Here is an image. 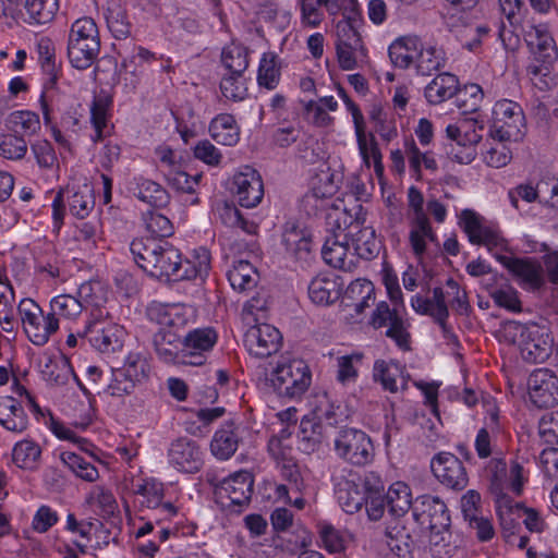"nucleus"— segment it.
Wrapping results in <instances>:
<instances>
[{"mask_svg": "<svg viewBox=\"0 0 558 558\" xmlns=\"http://www.w3.org/2000/svg\"><path fill=\"white\" fill-rule=\"evenodd\" d=\"M135 263L153 277L175 280L180 251L168 241L155 238L135 239L130 244Z\"/></svg>", "mask_w": 558, "mask_h": 558, "instance_id": "1", "label": "nucleus"}, {"mask_svg": "<svg viewBox=\"0 0 558 558\" xmlns=\"http://www.w3.org/2000/svg\"><path fill=\"white\" fill-rule=\"evenodd\" d=\"M266 385L279 397L294 399L310 387L312 375L301 359L282 356L265 376Z\"/></svg>", "mask_w": 558, "mask_h": 558, "instance_id": "2", "label": "nucleus"}, {"mask_svg": "<svg viewBox=\"0 0 558 558\" xmlns=\"http://www.w3.org/2000/svg\"><path fill=\"white\" fill-rule=\"evenodd\" d=\"M68 59L77 70L90 68L100 52V36L92 17H81L70 27L66 46Z\"/></svg>", "mask_w": 558, "mask_h": 558, "instance_id": "3", "label": "nucleus"}, {"mask_svg": "<svg viewBox=\"0 0 558 558\" xmlns=\"http://www.w3.org/2000/svg\"><path fill=\"white\" fill-rule=\"evenodd\" d=\"M105 302L102 287L97 281H87L80 286L77 296L60 294L51 299L49 307L54 318L75 322L82 313L101 307Z\"/></svg>", "mask_w": 558, "mask_h": 558, "instance_id": "4", "label": "nucleus"}, {"mask_svg": "<svg viewBox=\"0 0 558 558\" xmlns=\"http://www.w3.org/2000/svg\"><path fill=\"white\" fill-rule=\"evenodd\" d=\"M81 335L94 349L107 354L120 351L125 339L124 328L113 323L101 307L89 312Z\"/></svg>", "mask_w": 558, "mask_h": 558, "instance_id": "5", "label": "nucleus"}, {"mask_svg": "<svg viewBox=\"0 0 558 558\" xmlns=\"http://www.w3.org/2000/svg\"><path fill=\"white\" fill-rule=\"evenodd\" d=\"M333 450L340 459L359 466L372 463L375 457L371 437L353 427L338 430L333 439Z\"/></svg>", "mask_w": 558, "mask_h": 558, "instance_id": "6", "label": "nucleus"}, {"mask_svg": "<svg viewBox=\"0 0 558 558\" xmlns=\"http://www.w3.org/2000/svg\"><path fill=\"white\" fill-rule=\"evenodd\" d=\"M460 227L468 234L471 243L480 244L496 257V254H507L508 242L495 225L488 223L483 217L471 209L462 210Z\"/></svg>", "mask_w": 558, "mask_h": 558, "instance_id": "7", "label": "nucleus"}, {"mask_svg": "<svg viewBox=\"0 0 558 558\" xmlns=\"http://www.w3.org/2000/svg\"><path fill=\"white\" fill-rule=\"evenodd\" d=\"M17 311L23 329L35 345L46 344L59 329L58 318L50 312L45 315L41 307L32 299L21 300Z\"/></svg>", "mask_w": 558, "mask_h": 558, "instance_id": "8", "label": "nucleus"}, {"mask_svg": "<svg viewBox=\"0 0 558 558\" xmlns=\"http://www.w3.org/2000/svg\"><path fill=\"white\" fill-rule=\"evenodd\" d=\"M524 114L520 105L509 99L498 100L493 108V140L518 142L524 135Z\"/></svg>", "mask_w": 558, "mask_h": 558, "instance_id": "9", "label": "nucleus"}, {"mask_svg": "<svg viewBox=\"0 0 558 558\" xmlns=\"http://www.w3.org/2000/svg\"><path fill=\"white\" fill-rule=\"evenodd\" d=\"M520 332V351L523 360L530 363L544 362L551 352V338L548 329L537 324L514 325Z\"/></svg>", "mask_w": 558, "mask_h": 558, "instance_id": "10", "label": "nucleus"}, {"mask_svg": "<svg viewBox=\"0 0 558 558\" xmlns=\"http://www.w3.org/2000/svg\"><path fill=\"white\" fill-rule=\"evenodd\" d=\"M169 464L183 473H195L204 462V452L196 440L179 437L171 441L167 451Z\"/></svg>", "mask_w": 558, "mask_h": 558, "instance_id": "11", "label": "nucleus"}, {"mask_svg": "<svg viewBox=\"0 0 558 558\" xmlns=\"http://www.w3.org/2000/svg\"><path fill=\"white\" fill-rule=\"evenodd\" d=\"M147 316L151 322L172 329L171 332L177 335L194 320L195 311L182 303L153 302L147 307Z\"/></svg>", "mask_w": 558, "mask_h": 558, "instance_id": "12", "label": "nucleus"}, {"mask_svg": "<svg viewBox=\"0 0 558 558\" xmlns=\"http://www.w3.org/2000/svg\"><path fill=\"white\" fill-rule=\"evenodd\" d=\"M496 259L530 290H539L545 284L542 265L532 258H520L513 254H496Z\"/></svg>", "mask_w": 558, "mask_h": 558, "instance_id": "13", "label": "nucleus"}, {"mask_svg": "<svg viewBox=\"0 0 558 558\" xmlns=\"http://www.w3.org/2000/svg\"><path fill=\"white\" fill-rule=\"evenodd\" d=\"M430 469L434 476L448 488L462 490L468 485L466 470L462 461L453 453H437L430 461Z\"/></svg>", "mask_w": 558, "mask_h": 558, "instance_id": "14", "label": "nucleus"}, {"mask_svg": "<svg viewBox=\"0 0 558 558\" xmlns=\"http://www.w3.org/2000/svg\"><path fill=\"white\" fill-rule=\"evenodd\" d=\"M531 402L537 408H551L558 403V377L548 368H538L527 379Z\"/></svg>", "mask_w": 558, "mask_h": 558, "instance_id": "15", "label": "nucleus"}, {"mask_svg": "<svg viewBox=\"0 0 558 558\" xmlns=\"http://www.w3.org/2000/svg\"><path fill=\"white\" fill-rule=\"evenodd\" d=\"M254 480L250 472L240 471L223 478L217 487V495L223 507L247 505L253 492Z\"/></svg>", "mask_w": 558, "mask_h": 558, "instance_id": "16", "label": "nucleus"}, {"mask_svg": "<svg viewBox=\"0 0 558 558\" xmlns=\"http://www.w3.org/2000/svg\"><path fill=\"white\" fill-rule=\"evenodd\" d=\"M281 344L280 331L269 324L254 325L245 333V347L256 357L265 359L277 353Z\"/></svg>", "mask_w": 558, "mask_h": 558, "instance_id": "17", "label": "nucleus"}, {"mask_svg": "<svg viewBox=\"0 0 558 558\" xmlns=\"http://www.w3.org/2000/svg\"><path fill=\"white\" fill-rule=\"evenodd\" d=\"M232 191L242 207H256L264 197V183L260 174L252 167H244L233 177Z\"/></svg>", "mask_w": 558, "mask_h": 558, "instance_id": "18", "label": "nucleus"}, {"mask_svg": "<svg viewBox=\"0 0 558 558\" xmlns=\"http://www.w3.org/2000/svg\"><path fill=\"white\" fill-rule=\"evenodd\" d=\"M217 342V332L210 328H196L186 333L182 340V355L186 365L201 366L206 362V353Z\"/></svg>", "mask_w": 558, "mask_h": 558, "instance_id": "19", "label": "nucleus"}, {"mask_svg": "<svg viewBox=\"0 0 558 558\" xmlns=\"http://www.w3.org/2000/svg\"><path fill=\"white\" fill-rule=\"evenodd\" d=\"M413 515L417 522L433 531L444 530L450 524L447 506L437 496L418 497L413 506Z\"/></svg>", "mask_w": 558, "mask_h": 558, "instance_id": "20", "label": "nucleus"}, {"mask_svg": "<svg viewBox=\"0 0 558 558\" xmlns=\"http://www.w3.org/2000/svg\"><path fill=\"white\" fill-rule=\"evenodd\" d=\"M373 379L385 391L398 393L408 389L410 374L403 364L395 360H376L373 366Z\"/></svg>", "mask_w": 558, "mask_h": 558, "instance_id": "21", "label": "nucleus"}, {"mask_svg": "<svg viewBox=\"0 0 558 558\" xmlns=\"http://www.w3.org/2000/svg\"><path fill=\"white\" fill-rule=\"evenodd\" d=\"M371 324L374 328H387L386 336L395 340L400 348H408L409 333L405 330L402 317L397 306L390 308L386 302L377 304L372 315Z\"/></svg>", "mask_w": 558, "mask_h": 558, "instance_id": "22", "label": "nucleus"}, {"mask_svg": "<svg viewBox=\"0 0 558 558\" xmlns=\"http://www.w3.org/2000/svg\"><path fill=\"white\" fill-rule=\"evenodd\" d=\"M411 305L416 313L433 317L439 325L445 339L448 341L456 340V336L447 324L448 305L444 304V295L440 290H433L432 298H424L418 294L412 296Z\"/></svg>", "mask_w": 558, "mask_h": 558, "instance_id": "23", "label": "nucleus"}, {"mask_svg": "<svg viewBox=\"0 0 558 558\" xmlns=\"http://www.w3.org/2000/svg\"><path fill=\"white\" fill-rule=\"evenodd\" d=\"M524 38L531 52L543 63H550L557 59L558 49L547 25H529Z\"/></svg>", "mask_w": 558, "mask_h": 558, "instance_id": "24", "label": "nucleus"}, {"mask_svg": "<svg viewBox=\"0 0 558 558\" xmlns=\"http://www.w3.org/2000/svg\"><path fill=\"white\" fill-rule=\"evenodd\" d=\"M523 485L522 466L519 463H512L510 475L504 461H496L492 466L490 492L497 497L502 498L510 488L515 494H520Z\"/></svg>", "mask_w": 558, "mask_h": 558, "instance_id": "25", "label": "nucleus"}, {"mask_svg": "<svg viewBox=\"0 0 558 558\" xmlns=\"http://www.w3.org/2000/svg\"><path fill=\"white\" fill-rule=\"evenodd\" d=\"M210 270V253L205 247L190 252L184 258L180 254V262L175 274L178 280H204Z\"/></svg>", "mask_w": 558, "mask_h": 558, "instance_id": "26", "label": "nucleus"}, {"mask_svg": "<svg viewBox=\"0 0 558 558\" xmlns=\"http://www.w3.org/2000/svg\"><path fill=\"white\" fill-rule=\"evenodd\" d=\"M282 243L287 254L300 262H308L312 257V234L308 230L294 223H287L282 233Z\"/></svg>", "mask_w": 558, "mask_h": 558, "instance_id": "27", "label": "nucleus"}, {"mask_svg": "<svg viewBox=\"0 0 558 558\" xmlns=\"http://www.w3.org/2000/svg\"><path fill=\"white\" fill-rule=\"evenodd\" d=\"M349 239L344 233L326 238L322 255L328 265L342 270H351L354 262L352 255H349Z\"/></svg>", "mask_w": 558, "mask_h": 558, "instance_id": "28", "label": "nucleus"}, {"mask_svg": "<svg viewBox=\"0 0 558 558\" xmlns=\"http://www.w3.org/2000/svg\"><path fill=\"white\" fill-rule=\"evenodd\" d=\"M408 241L413 255L422 259L432 243L437 241V234L429 219L409 220Z\"/></svg>", "mask_w": 558, "mask_h": 558, "instance_id": "29", "label": "nucleus"}, {"mask_svg": "<svg viewBox=\"0 0 558 558\" xmlns=\"http://www.w3.org/2000/svg\"><path fill=\"white\" fill-rule=\"evenodd\" d=\"M0 424L13 433H22L27 428L28 418L22 400L12 396H0Z\"/></svg>", "mask_w": 558, "mask_h": 558, "instance_id": "30", "label": "nucleus"}, {"mask_svg": "<svg viewBox=\"0 0 558 558\" xmlns=\"http://www.w3.org/2000/svg\"><path fill=\"white\" fill-rule=\"evenodd\" d=\"M155 351L160 361L167 364H185V356L182 355V341L178 335L163 329L154 336Z\"/></svg>", "mask_w": 558, "mask_h": 558, "instance_id": "31", "label": "nucleus"}, {"mask_svg": "<svg viewBox=\"0 0 558 558\" xmlns=\"http://www.w3.org/2000/svg\"><path fill=\"white\" fill-rule=\"evenodd\" d=\"M446 25L456 35L462 47L470 51H476L482 44V38L489 33L486 25L459 24L453 14L446 19Z\"/></svg>", "mask_w": 558, "mask_h": 558, "instance_id": "32", "label": "nucleus"}, {"mask_svg": "<svg viewBox=\"0 0 558 558\" xmlns=\"http://www.w3.org/2000/svg\"><path fill=\"white\" fill-rule=\"evenodd\" d=\"M343 300L347 307L353 310L357 315L362 314L375 301L373 283L367 279L352 281L344 292Z\"/></svg>", "mask_w": 558, "mask_h": 558, "instance_id": "33", "label": "nucleus"}, {"mask_svg": "<svg viewBox=\"0 0 558 558\" xmlns=\"http://www.w3.org/2000/svg\"><path fill=\"white\" fill-rule=\"evenodd\" d=\"M421 39L416 36H404L396 39L388 49L389 58L395 66L408 69L415 65L420 52Z\"/></svg>", "mask_w": 558, "mask_h": 558, "instance_id": "34", "label": "nucleus"}, {"mask_svg": "<svg viewBox=\"0 0 558 558\" xmlns=\"http://www.w3.org/2000/svg\"><path fill=\"white\" fill-rule=\"evenodd\" d=\"M111 100L106 95L95 96L90 107L89 121L94 129L92 140L94 142L102 141L110 135L111 126L109 124Z\"/></svg>", "mask_w": 558, "mask_h": 558, "instance_id": "35", "label": "nucleus"}, {"mask_svg": "<svg viewBox=\"0 0 558 558\" xmlns=\"http://www.w3.org/2000/svg\"><path fill=\"white\" fill-rule=\"evenodd\" d=\"M459 80L456 75L444 72L436 75L425 87V98L430 105H439L457 95Z\"/></svg>", "mask_w": 558, "mask_h": 558, "instance_id": "36", "label": "nucleus"}, {"mask_svg": "<svg viewBox=\"0 0 558 558\" xmlns=\"http://www.w3.org/2000/svg\"><path fill=\"white\" fill-rule=\"evenodd\" d=\"M129 191L140 201L153 206H162L169 198L160 184L144 177H134L129 182Z\"/></svg>", "mask_w": 558, "mask_h": 558, "instance_id": "37", "label": "nucleus"}, {"mask_svg": "<svg viewBox=\"0 0 558 558\" xmlns=\"http://www.w3.org/2000/svg\"><path fill=\"white\" fill-rule=\"evenodd\" d=\"M335 494L341 509L350 514L360 511L365 501V494L354 480H339L336 483Z\"/></svg>", "mask_w": 558, "mask_h": 558, "instance_id": "38", "label": "nucleus"}, {"mask_svg": "<svg viewBox=\"0 0 558 558\" xmlns=\"http://www.w3.org/2000/svg\"><path fill=\"white\" fill-rule=\"evenodd\" d=\"M210 136L221 145L233 146L240 140V129L233 116L221 113L215 117L209 124Z\"/></svg>", "mask_w": 558, "mask_h": 558, "instance_id": "39", "label": "nucleus"}, {"mask_svg": "<svg viewBox=\"0 0 558 558\" xmlns=\"http://www.w3.org/2000/svg\"><path fill=\"white\" fill-rule=\"evenodd\" d=\"M238 445V429L233 423H227L215 433L210 444V450L218 459L227 460L234 454Z\"/></svg>", "mask_w": 558, "mask_h": 558, "instance_id": "40", "label": "nucleus"}, {"mask_svg": "<svg viewBox=\"0 0 558 558\" xmlns=\"http://www.w3.org/2000/svg\"><path fill=\"white\" fill-rule=\"evenodd\" d=\"M405 156L412 177L415 180L422 179L423 168L429 171H436L438 166L432 151H422L414 140L404 141Z\"/></svg>", "mask_w": 558, "mask_h": 558, "instance_id": "41", "label": "nucleus"}, {"mask_svg": "<svg viewBox=\"0 0 558 558\" xmlns=\"http://www.w3.org/2000/svg\"><path fill=\"white\" fill-rule=\"evenodd\" d=\"M356 143L363 165L366 168L374 166L376 175L381 177L384 166L381 162V153L373 134H367L365 130L355 132Z\"/></svg>", "mask_w": 558, "mask_h": 558, "instance_id": "42", "label": "nucleus"}, {"mask_svg": "<svg viewBox=\"0 0 558 558\" xmlns=\"http://www.w3.org/2000/svg\"><path fill=\"white\" fill-rule=\"evenodd\" d=\"M350 238L359 257L369 260L378 255L381 245L372 227H361L359 225V229H354Z\"/></svg>", "mask_w": 558, "mask_h": 558, "instance_id": "43", "label": "nucleus"}, {"mask_svg": "<svg viewBox=\"0 0 558 558\" xmlns=\"http://www.w3.org/2000/svg\"><path fill=\"white\" fill-rule=\"evenodd\" d=\"M338 102L332 96L322 97L318 100L307 101L304 106V113L307 121L312 124L325 128L332 123L333 119L328 111H336Z\"/></svg>", "mask_w": 558, "mask_h": 558, "instance_id": "44", "label": "nucleus"}, {"mask_svg": "<svg viewBox=\"0 0 558 558\" xmlns=\"http://www.w3.org/2000/svg\"><path fill=\"white\" fill-rule=\"evenodd\" d=\"M447 57L442 48L435 45H423L421 43L420 52L415 62L417 74L430 75L439 71L446 64Z\"/></svg>", "mask_w": 558, "mask_h": 558, "instance_id": "45", "label": "nucleus"}, {"mask_svg": "<svg viewBox=\"0 0 558 558\" xmlns=\"http://www.w3.org/2000/svg\"><path fill=\"white\" fill-rule=\"evenodd\" d=\"M389 513L393 517H403L412 507L411 488L403 482L392 483L385 496Z\"/></svg>", "mask_w": 558, "mask_h": 558, "instance_id": "46", "label": "nucleus"}, {"mask_svg": "<svg viewBox=\"0 0 558 558\" xmlns=\"http://www.w3.org/2000/svg\"><path fill=\"white\" fill-rule=\"evenodd\" d=\"M308 296L317 305H329L339 296L338 283L329 276H318L308 286Z\"/></svg>", "mask_w": 558, "mask_h": 558, "instance_id": "47", "label": "nucleus"}, {"mask_svg": "<svg viewBox=\"0 0 558 558\" xmlns=\"http://www.w3.org/2000/svg\"><path fill=\"white\" fill-rule=\"evenodd\" d=\"M27 23L44 25L52 22L59 11V0H26Z\"/></svg>", "mask_w": 558, "mask_h": 558, "instance_id": "48", "label": "nucleus"}, {"mask_svg": "<svg viewBox=\"0 0 558 558\" xmlns=\"http://www.w3.org/2000/svg\"><path fill=\"white\" fill-rule=\"evenodd\" d=\"M231 287L240 292L254 288L257 283V272L247 260H238L227 274Z\"/></svg>", "mask_w": 558, "mask_h": 558, "instance_id": "49", "label": "nucleus"}, {"mask_svg": "<svg viewBox=\"0 0 558 558\" xmlns=\"http://www.w3.org/2000/svg\"><path fill=\"white\" fill-rule=\"evenodd\" d=\"M221 62L227 73H244L248 66V50L240 44L231 43L223 48Z\"/></svg>", "mask_w": 558, "mask_h": 558, "instance_id": "50", "label": "nucleus"}, {"mask_svg": "<svg viewBox=\"0 0 558 558\" xmlns=\"http://www.w3.org/2000/svg\"><path fill=\"white\" fill-rule=\"evenodd\" d=\"M135 495L142 497L141 506L156 509L163 499V484L155 478H145L133 485Z\"/></svg>", "mask_w": 558, "mask_h": 558, "instance_id": "51", "label": "nucleus"}, {"mask_svg": "<svg viewBox=\"0 0 558 558\" xmlns=\"http://www.w3.org/2000/svg\"><path fill=\"white\" fill-rule=\"evenodd\" d=\"M268 452L276 463L293 458L292 430L289 425L269 439Z\"/></svg>", "mask_w": 558, "mask_h": 558, "instance_id": "52", "label": "nucleus"}, {"mask_svg": "<svg viewBox=\"0 0 558 558\" xmlns=\"http://www.w3.org/2000/svg\"><path fill=\"white\" fill-rule=\"evenodd\" d=\"M217 211L219 219L227 227L240 228L247 234H256L258 226L254 221L243 218L240 210L233 204L225 203L217 207Z\"/></svg>", "mask_w": 558, "mask_h": 558, "instance_id": "53", "label": "nucleus"}, {"mask_svg": "<svg viewBox=\"0 0 558 558\" xmlns=\"http://www.w3.org/2000/svg\"><path fill=\"white\" fill-rule=\"evenodd\" d=\"M61 461L78 477L87 482H95L99 477L98 470L83 457L72 451H62Z\"/></svg>", "mask_w": 558, "mask_h": 558, "instance_id": "54", "label": "nucleus"}, {"mask_svg": "<svg viewBox=\"0 0 558 558\" xmlns=\"http://www.w3.org/2000/svg\"><path fill=\"white\" fill-rule=\"evenodd\" d=\"M329 235H339L344 233L347 238L353 234L354 229H359V222L344 209L332 208L326 217Z\"/></svg>", "mask_w": 558, "mask_h": 558, "instance_id": "55", "label": "nucleus"}, {"mask_svg": "<svg viewBox=\"0 0 558 558\" xmlns=\"http://www.w3.org/2000/svg\"><path fill=\"white\" fill-rule=\"evenodd\" d=\"M280 81V69L277 65V56L272 52L264 53L258 68L257 82L259 86L271 90Z\"/></svg>", "mask_w": 558, "mask_h": 558, "instance_id": "56", "label": "nucleus"}, {"mask_svg": "<svg viewBox=\"0 0 558 558\" xmlns=\"http://www.w3.org/2000/svg\"><path fill=\"white\" fill-rule=\"evenodd\" d=\"M40 447L29 439L19 441L13 448V461L22 469H34L40 458Z\"/></svg>", "mask_w": 558, "mask_h": 558, "instance_id": "57", "label": "nucleus"}, {"mask_svg": "<svg viewBox=\"0 0 558 558\" xmlns=\"http://www.w3.org/2000/svg\"><path fill=\"white\" fill-rule=\"evenodd\" d=\"M120 369L125 373L136 386L148 377L150 366L143 353L130 352Z\"/></svg>", "mask_w": 558, "mask_h": 558, "instance_id": "58", "label": "nucleus"}, {"mask_svg": "<svg viewBox=\"0 0 558 558\" xmlns=\"http://www.w3.org/2000/svg\"><path fill=\"white\" fill-rule=\"evenodd\" d=\"M86 502L97 508L102 515L113 514L118 508L117 500L112 492L104 486H94L86 496Z\"/></svg>", "mask_w": 558, "mask_h": 558, "instance_id": "59", "label": "nucleus"}, {"mask_svg": "<svg viewBox=\"0 0 558 558\" xmlns=\"http://www.w3.org/2000/svg\"><path fill=\"white\" fill-rule=\"evenodd\" d=\"M298 439L301 451L314 452L320 444V426L312 418L304 417L300 423Z\"/></svg>", "mask_w": 558, "mask_h": 558, "instance_id": "60", "label": "nucleus"}, {"mask_svg": "<svg viewBox=\"0 0 558 558\" xmlns=\"http://www.w3.org/2000/svg\"><path fill=\"white\" fill-rule=\"evenodd\" d=\"M339 65L342 70L350 71L363 63L366 58V49L363 43L354 45H336Z\"/></svg>", "mask_w": 558, "mask_h": 558, "instance_id": "61", "label": "nucleus"}, {"mask_svg": "<svg viewBox=\"0 0 558 558\" xmlns=\"http://www.w3.org/2000/svg\"><path fill=\"white\" fill-rule=\"evenodd\" d=\"M222 95L230 100L241 101L247 96V86L244 73H226L220 82Z\"/></svg>", "mask_w": 558, "mask_h": 558, "instance_id": "62", "label": "nucleus"}, {"mask_svg": "<svg viewBox=\"0 0 558 558\" xmlns=\"http://www.w3.org/2000/svg\"><path fill=\"white\" fill-rule=\"evenodd\" d=\"M483 90L477 84L466 85L457 95V106L463 114H474L481 107Z\"/></svg>", "mask_w": 558, "mask_h": 558, "instance_id": "63", "label": "nucleus"}, {"mask_svg": "<svg viewBox=\"0 0 558 558\" xmlns=\"http://www.w3.org/2000/svg\"><path fill=\"white\" fill-rule=\"evenodd\" d=\"M433 290H440L444 295V304H450V306L463 314L469 307L466 292L462 290L458 282L452 278L446 281L445 288H434Z\"/></svg>", "mask_w": 558, "mask_h": 558, "instance_id": "64", "label": "nucleus"}]
</instances>
